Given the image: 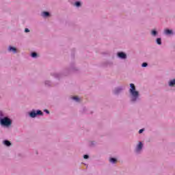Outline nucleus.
<instances>
[{
  "label": "nucleus",
  "mask_w": 175,
  "mask_h": 175,
  "mask_svg": "<svg viewBox=\"0 0 175 175\" xmlns=\"http://www.w3.org/2000/svg\"><path fill=\"white\" fill-rule=\"evenodd\" d=\"M109 162H111V163H116V162H117V159L111 158L110 159Z\"/></svg>",
  "instance_id": "nucleus-11"
},
{
  "label": "nucleus",
  "mask_w": 175,
  "mask_h": 175,
  "mask_svg": "<svg viewBox=\"0 0 175 175\" xmlns=\"http://www.w3.org/2000/svg\"><path fill=\"white\" fill-rule=\"evenodd\" d=\"M25 32H29V29H27V28H26V29H25Z\"/></svg>",
  "instance_id": "nucleus-23"
},
{
  "label": "nucleus",
  "mask_w": 175,
  "mask_h": 175,
  "mask_svg": "<svg viewBox=\"0 0 175 175\" xmlns=\"http://www.w3.org/2000/svg\"><path fill=\"white\" fill-rule=\"evenodd\" d=\"M83 158H84V159H88L89 156L87 155V154H85V155L83 156Z\"/></svg>",
  "instance_id": "nucleus-20"
},
{
  "label": "nucleus",
  "mask_w": 175,
  "mask_h": 175,
  "mask_svg": "<svg viewBox=\"0 0 175 175\" xmlns=\"http://www.w3.org/2000/svg\"><path fill=\"white\" fill-rule=\"evenodd\" d=\"M1 124L4 126H9V125L12 124V120L9 118H4L1 119Z\"/></svg>",
  "instance_id": "nucleus-2"
},
{
  "label": "nucleus",
  "mask_w": 175,
  "mask_h": 175,
  "mask_svg": "<svg viewBox=\"0 0 175 175\" xmlns=\"http://www.w3.org/2000/svg\"><path fill=\"white\" fill-rule=\"evenodd\" d=\"M118 55L120 58H122V59H125V58H126V54L122 52L118 53Z\"/></svg>",
  "instance_id": "nucleus-3"
},
{
  "label": "nucleus",
  "mask_w": 175,
  "mask_h": 175,
  "mask_svg": "<svg viewBox=\"0 0 175 175\" xmlns=\"http://www.w3.org/2000/svg\"><path fill=\"white\" fill-rule=\"evenodd\" d=\"M36 55H38V54L36 53H31V57H33V58H35V57H36Z\"/></svg>",
  "instance_id": "nucleus-17"
},
{
  "label": "nucleus",
  "mask_w": 175,
  "mask_h": 175,
  "mask_svg": "<svg viewBox=\"0 0 175 175\" xmlns=\"http://www.w3.org/2000/svg\"><path fill=\"white\" fill-rule=\"evenodd\" d=\"M164 32L165 35H171V33H173V31L170 29H165Z\"/></svg>",
  "instance_id": "nucleus-6"
},
{
  "label": "nucleus",
  "mask_w": 175,
  "mask_h": 175,
  "mask_svg": "<svg viewBox=\"0 0 175 175\" xmlns=\"http://www.w3.org/2000/svg\"><path fill=\"white\" fill-rule=\"evenodd\" d=\"M142 148H143V144L142 142H139L137 147L136 151L137 152H139V151H140V150H142Z\"/></svg>",
  "instance_id": "nucleus-4"
},
{
  "label": "nucleus",
  "mask_w": 175,
  "mask_h": 175,
  "mask_svg": "<svg viewBox=\"0 0 175 175\" xmlns=\"http://www.w3.org/2000/svg\"><path fill=\"white\" fill-rule=\"evenodd\" d=\"M9 50L10 51H12L13 53H16L17 51V49L15 47H12V46L9 47Z\"/></svg>",
  "instance_id": "nucleus-7"
},
{
  "label": "nucleus",
  "mask_w": 175,
  "mask_h": 175,
  "mask_svg": "<svg viewBox=\"0 0 175 175\" xmlns=\"http://www.w3.org/2000/svg\"><path fill=\"white\" fill-rule=\"evenodd\" d=\"M81 3H80V2L77 1L75 3V6H77V8H79V6H81Z\"/></svg>",
  "instance_id": "nucleus-15"
},
{
  "label": "nucleus",
  "mask_w": 175,
  "mask_h": 175,
  "mask_svg": "<svg viewBox=\"0 0 175 175\" xmlns=\"http://www.w3.org/2000/svg\"><path fill=\"white\" fill-rule=\"evenodd\" d=\"M120 91H121V88H118L115 90V94H118V92H120Z\"/></svg>",
  "instance_id": "nucleus-16"
},
{
  "label": "nucleus",
  "mask_w": 175,
  "mask_h": 175,
  "mask_svg": "<svg viewBox=\"0 0 175 175\" xmlns=\"http://www.w3.org/2000/svg\"><path fill=\"white\" fill-rule=\"evenodd\" d=\"M130 87V94L133 96L132 101L135 102V100H136V99H137L139 97V92L136 91V87L135 86V84L131 83Z\"/></svg>",
  "instance_id": "nucleus-1"
},
{
  "label": "nucleus",
  "mask_w": 175,
  "mask_h": 175,
  "mask_svg": "<svg viewBox=\"0 0 175 175\" xmlns=\"http://www.w3.org/2000/svg\"><path fill=\"white\" fill-rule=\"evenodd\" d=\"M144 132V129H142L139 131V133H143Z\"/></svg>",
  "instance_id": "nucleus-21"
},
{
  "label": "nucleus",
  "mask_w": 175,
  "mask_h": 175,
  "mask_svg": "<svg viewBox=\"0 0 175 175\" xmlns=\"http://www.w3.org/2000/svg\"><path fill=\"white\" fill-rule=\"evenodd\" d=\"M152 35L155 36V35H157V31H155V30L152 31Z\"/></svg>",
  "instance_id": "nucleus-18"
},
{
  "label": "nucleus",
  "mask_w": 175,
  "mask_h": 175,
  "mask_svg": "<svg viewBox=\"0 0 175 175\" xmlns=\"http://www.w3.org/2000/svg\"><path fill=\"white\" fill-rule=\"evenodd\" d=\"M42 16L43 17H49V16H50V13H49L48 12H42Z\"/></svg>",
  "instance_id": "nucleus-8"
},
{
  "label": "nucleus",
  "mask_w": 175,
  "mask_h": 175,
  "mask_svg": "<svg viewBox=\"0 0 175 175\" xmlns=\"http://www.w3.org/2000/svg\"><path fill=\"white\" fill-rule=\"evenodd\" d=\"M157 44H162V40H161V38L157 39Z\"/></svg>",
  "instance_id": "nucleus-13"
},
{
  "label": "nucleus",
  "mask_w": 175,
  "mask_h": 175,
  "mask_svg": "<svg viewBox=\"0 0 175 175\" xmlns=\"http://www.w3.org/2000/svg\"><path fill=\"white\" fill-rule=\"evenodd\" d=\"M44 111L45 113H46L47 114H50V111H49V110H47V109H44Z\"/></svg>",
  "instance_id": "nucleus-22"
},
{
  "label": "nucleus",
  "mask_w": 175,
  "mask_h": 175,
  "mask_svg": "<svg viewBox=\"0 0 175 175\" xmlns=\"http://www.w3.org/2000/svg\"><path fill=\"white\" fill-rule=\"evenodd\" d=\"M72 99H73L74 100H76L77 102H80V98H79V97L77 96H73Z\"/></svg>",
  "instance_id": "nucleus-12"
},
{
  "label": "nucleus",
  "mask_w": 175,
  "mask_h": 175,
  "mask_svg": "<svg viewBox=\"0 0 175 175\" xmlns=\"http://www.w3.org/2000/svg\"><path fill=\"white\" fill-rule=\"evenodd\" d=\"M147 63H143L142 64V66L143 67V68H146V66H147Z\"/></svg>",
  "instance_id": "nucleus-19"
},
{
  "label": "nucleus",
  "mask_w": 175,
  "mask_h": 175,
  "mask_svg": "<svg viewBox=\"0 0 175 175\" xmlns=\"http://www.w3.org/2000/svg\"><path fill=\"white\" fill-rule=\"evenodd\" d=\"M29 116L31 117V118H35V117L37 116V113L35 111H33L29 113Z\"/></svg>",
  "instance_id": "nucleus-5"
},
{
  "label": "nucleus",
  "mask_w": 175,
  "mask_h": 175,
  "mask_svg": "<svg viewBox=\"0 0 175 175\" xmlns=\"http://www.w3.org/2000/svg\"><path fill=\"white\" fill-rule=\"evenodd\" d=\"M169 85L170 87H173V85H175V79H173V80L170 81V82L169 83Z\"/></svg>",
  "instance_id": "nucleus-9"
},
{
  "label": "nucleus",
  "mask_w": 175,
  "mask_h": 175,
  "mask_svg": "<svg viewBox=\"0 0 175 175\" xmlns=\"http://www.w3.org/2000/svg\"><path fill=\"white\" fill-rule=\"evenodd\" d=\"M4 144L5 146H7L8 147H9V146H11L12 144L10 143V142L5 140V141H4Z\"/></svg>",
  "instance_id": "nucleus-10"
},
{
  "label": "nucleus",
  "mask_w": 175,
  "mask_h": 175,
  "mask_svg": "<svg viewBox=\"0 0 175 175\" xmlns=\"http://www.w3.org/2000/svg\"><path fill=\"white\" fill-rule=\"evenodd\" d=\"M36 114H37V116L38 115V116H43V112H42V111H40V110H38V111H37Z\"/></svg>",
  "instance_id": "nucleus-14"
}]
</instances>
